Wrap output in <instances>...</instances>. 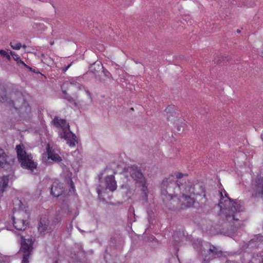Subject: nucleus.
Listing matches in <instances>:
<instances>
[{"label": "nucleus", "mask_w": 263, "mask_h": 263, "mask_svg": "<svg viewBox=\"0 0 263 263\" xmlns=\"http://www.w3.org/2000/svg\"><path fill=\"white\" fill-rule=\"evenodd\" d=\"M220 194L221 197L219 206L221 212V217L225 221L224 227H228V233H233L240 226L243 208L240 203L232 200L227 196L223 197L222 193Z\"/></svg>", "instance_id": "nucleus-1"}, {"label": "nucleus", "mask_w": 263, "mask_h": 263, "mask_svg": "<svg viewBox=\"0 0 263 263\" xmlns=\"http://www.w3.org/2000/svg\"><path fill=\"white\" fill-rule=\"evenodd\" d=\"M188 175L181 173L176 174L177 180L173 176H170L163 180L161 185V196L162 199H167L168 196L180 195L181 192L190 183Z\"/></svg>", "instance_id": "nucleus-2"}, {"label": "nucleus", "mask_w": 263, "mask_h": 263, "mask_svg": "<svg viewBox=\"0 0 263 263\" xmlns=\"http://www.w3.org/2000/svg\"><path fill=\"white\" fill-rule=\"evenodd\" d=\"M52 122L57 128H61L62 130L59 133L60 137L65 139L69 146H75L78 143L77 137L70 130L69 123L65 120L59 119L57 117L54 118Z\"/></svg>", "instance_id": "nucleus-3"}, {"label": "nucleus", "mask_w": 263, "mask_h": 263, "mask_svg": "<svg viewBox=\"0 0 263 263\" xmlns=\"http://www.w3.org/2000/svg\"><path fill=\"white\" fill-rule=\"evenodd\" d=\"M2 94H0V103H6L12 106L16 110H20L22 114H29L31 111V108L27 102H26L22 95H18L17 100H12L11 98L7 96L6 90H2Z\"/></svg>", "instance_id": "nucleus-4"}, {"label": "nucleus", "mask_w": 263, "mask_h": 263, "mask_svg": "<svg viewBox=\"0 0 263 263\" xmlns=\"http://www.w3.org/2000/svg\"><path fill=\"white\" fill-rule=\"evenodd\" d=\"M127 172L131 178L135 181L136 183L141 187L142 193L145 198H147V187L146 186V180L141 169L137 166L133 165L128 167Z\"/></svg>", "instance_id": "nucleus-5"}, {"label": "nucleus", "mask_w": 263, "mask_h": 263, "mask_svg": "<svg viewBox=\"0 0 263 263\" xmlns=\"http://www.w3.org/2000/svg\"><path fill=\"white\" fill-rule=\"evenodd\" d=\"M16 150L18 161L23 168L33 171L36 167V165L34 162L31 155L27 154L22 148L21 145H16Z\"/></svg>", "instance_id": "nucleus-6"}, {"label": "nucleus", "mask_w": 263, "mask_h": 263, "mask_svg": "<svg viewBox=\"0 0 263 263\" xmlns=\"http://www.w3.org/2000/svg\"><path fill=\"white\" fill-rule=\"evenodd\" d=\"M21 247L20 253L22 254V263H29L28 258L31 255L33 250V241L32 239H25L22 237Z\"/></svg>", "instance_id": "nucleus-7"}, {"label": "nucleus", "mask_w": 263, "mask_h": 263, "mask_svg": "<svg viewBox=\"0 0 263 263\" xmlns=\"http://www.w3.org/2000/svg\"><path fill=\"white\" fill-rule=\"evenodd\" d=\"M26 211L21 206L18 212L14 213L12 217L13 224L15 228L20 231H24L26 229L27 223L25 220L27 215Z\"/></svg>", "instance_id": "nucleus-8"}, {"label": "nucleus", "mask_w": 263, "mask_h": 263, "mask_svg": "<svg viewBox=\"0 0 263 263\" xmlns=\"http://www.w3.org/2000/svg\"><path fill=\"white\" fill-rule=\"evenodd\" d=\"M167 199H162L165 205L171 210L179 211L182 210V195L168 196Z\"/></svg>", "instance_id": "nucleus-9"}, {"label": "nucleus", "mask_w": 263, "mask_h": 263, "mask_svg": "<svg viewBox=\"0 0 263 263\" xmlns=\"http://www.w3.org/2000/svg\"><path fill=\"white\" fill-rule=\"evenodd\" d=\"M185 187L180 193L182 195V210L189 208H197L199 206V202L194 198L191 197Z\"/></svg>", "instance_id": "nucleus-10"}, {"label": "nucleus", "mask_w": 263, "mask_h": 263, "mask_svg": "<svg viewBox=\"0 0 263 263\" xmlns=\"http://www.w3.org/2000/svg\"><path fill=\"white\" fill-rule=\"evenodd\" d=\"M188 181L190 183V185L185 186L188 193L195 196H203L202 198H205V189L203 184L201 182L192 184L189 179Z\"/></svg>", "instance_id": "nucleus-11"}, {"label": "nucleus", "mask_w": 263, "mask_h": 263, "mask_svg": "<svg viewBox=\"0 0 263 263\" xmlns=\"http://www.w3.org/2000/svg\"><path fill=\"white\" fill-rule=\"evenodd\" d=\"M221 251L214 246L211 245H208V249L201 251V254L204 256L205 261L210 260L215 258L217 256L221 254Z\"/></svg>", "instance_id": "nucleus-12"}, {"label": "nucleus", "mask_w": 263, "mask_h": 263, "mask_svg": "<svg viewBox=\"0 0 263 263\" xmlns=\"http://www.w3.org/2000/svg\"><path fill=\"white\" fill-rule=\"evenodd\" d=\"M253 195L261 198L263 200V177L261 175L257 176L253 184Z\"/></svg>", "instance_id": "nucleus-13"}, {"label": "nucleus", "mask_w": 263, "mask_h": 263, "mask_svg": "<svg viewBox=\"0 0 263 263\" xmlns=\"http://www.w3.org/2000/svg\"><path fill=\"white\" fill-rule=\"evenodd\" d=\"M103 66L100 62H96L92 64L89 67L90 72L95 74V78L100 81H104V78H101L100 73Z\"/></svg>", "instance_id": "nucleus-14"}, {"label": "nucleus", "mask_w": 263, "mask_h": 263, "mask_svg": "<svg viewBox=\"0 0 263 263\" xmlns=\"http://www.w3.org/2000/svg\"><path fill=\"white\" fill-rule=\"evenodd\" d=\"M64 192L63 184L58 181H54L51 187V194L54 197H59Z\"/></svg>", "instance_id": "nucleus-15"}, {"label": "nucleus", "mask_w": 263, "mask_h": 263, "mask_svg": "<svg viewBox=\"0 0 263 263\" xmlns=\"http://www.w3.org/2000/svg\"><path fill=\"white\" fill-rule=\"evenodd\" d=\"M52 229V228L49 225V223L48 220H47L45 217L41 218L38 227L39 232L41 233H45L46 232L48 233Z\"/></svg>", "instance_id": "nucleus-16"}, {"label": "nucleus", "mask_w": 263, "mask_h": 263, "mask_svg": "<svg viewBox=\"0 0 263 263\" xmlns=\"http://www.w3.org/2000/svg\"><path fill=\"white\" fill-rule=\"evenodd\" d=\"M263 242V236L258 234L254 236L248 243L247 248L253 249L258 247L260 243Z\"/></svg>", "instance_id": "nucleus-17"}, {"label": "nucleus", "mask_w": 263, "mask_h": 263, "mask_svg": "<svg viewBox=\"0 0 263 263\" xmlns=\"http://www.w3.org/2000/svg\"><path fill=\"white\" fill-rule=\"evenodd\" d=\"M105 185L106 188L110 191L114 192L116 190L117 183L113 175H109L105 178Z\"/></svg>", "instance_id": "nucleus-18"}, {"label": "nucleus", "mask_w": 263, "mask_h": 263, "mask_svg": "<svg viewBox=\"0 0 263 263\" xmlns=\"http://www.w3.org/2000/svg\"><path fill=\"white\" fill-rule=\"evenodd\" d=\"M45 156H47L48 159H51L52 160L55 162H60L62 160L61 158L57 154L53 153L49 146V144L47 145V154H45Z\"/></svg>", "instance_id": "nucleus-19"}, {"label": "nucleus", "mask_w": 263, "mask_h": 263, "mask_svg": "<svg viewBox=\"0 0 263 263\" xmlns=\"http://www.w3.org/2000/svg\"><path fill=\"white\" fill-rule=\"evenodd\" d=\"M8 176L5 175L0 177V194H2L7 187L8 183Z\"/></svg>", "instance_id": "nucleus-20"}, {"label": "nucleus", "mask_w": 263, "mask_h": 263, "mask_svg": "<svg viewBox=\"0 0 263 263\" xmlns=\"http://www.w3.org/2000/svg\"><path fill=\"white\" fill-rule=\"evenodd\" d=\"M168 120H173V117L176 116L175 108L173 105L168 106L165 110Z\"/></svg>", "instance_id": "nucleus-21"}, {"label": "nucleus", "mask_w": 263, "mask_h": 263, "mask_svg": "<svg viewBox=\"0 0 263 263\" xmlns=\"http://www.w3.org/2000/svg\"><path fill=\"white\" fill-rule=\"evenodd\" d=\"M10 54L12 57L13 59L17 62L18 64H22L26 67L27 68L29 69L30 70H32V68L26 65L23 61L21 60L20 57L14 52L10 51Z\"/></svg>", "instance_id": "nucleus-22"}, {"label": "nucleus", "mask_w": 263, "mask_h": 263, "mask_svg": "<svg viewBox=\"0 0 263 263\" xmlns=\"http://www.w3.org/2000/svg\"><path fill=\"white\" fill-rule=\"evenodd\" d=\"M5 165H9L7 162L6 154L4 150L0 147V167H3Z\"/></svg>", "instance_id": "nucleus-23"}, {"label": "nucleus", "mask_w": 263, "mask_h": 263, "mask_svg": "<svg viewBox=\"0 0 263 263\" xmlns=\"http://www.w3.org/2000/svg\"><path fill=\"white\" fill-rule=\"evenodd\" d=\"M247 263H263V256L258 255L253 256L251 259L248 260Z\"/></svg>", "instance_id": "nucleus-24"}, {"label": "nucleus", "mask_w": 263, "mask_h": 263, "mask_svg": "<svg viewBox=\"0 0 263 263\" xmlns=\"http://www.w3.org/2000/svg\"><path fill=\"white\" fill-rule=\"evenodd\" d=\"M63 94L65 95L64 98L67 100L69 103L72 104L75 106H77V103L76 100L69 95H68L65 90H62Z\"/></svg>", "instance_id": "nucleus-25"}, {"label": "nucleus", "mask_w": 263, "mask_h": 263, "mask_svg": "<svg viewBox=\"0 0 263 263\" xmlns=\"http://www.w3.org/2000/svg\"><path fill=\"white\" fill-rule=\"evenodd\" d=\"M77 245L79 249V251L77 252V254H75L76 255V257L79 259H82L85 256L82 246L81 244H77Z\"/></svg>", "instance_id": "nucleus-26"}, {"label": "nucleus", "mask_w": 263, "mask_h": 263, "mask_svg": "<svg viewBox=\"0 0 263 263\" xmlns=\"http://www.w3.org/2000/svg\"><path fill=\"white\" fill-rule=\"evenodd\" d=\"M121 188L123 189V194L126 196H129L132 193L131 189L128 184H124L121 186Z\"/></svg>", "instance_id": "nucleus-27"}, {"label": "nucleus", "mask_w": 263, "mask_h": 263, "mask_svg": "<svg viewBox=\"0 0 263 263\" xmlns=\"http://www.w3.org/2000/svg\"><path fill=\"white\" fill-rule=\"evenodd\" d=\"M100 75L101 78H104V81L105 80V78L109 79L111 76L110 72L108 71L107 70L105 69L104 67L103 68L102 71H101Z\"/></svg>", "instance_id": "nucleus-28"}, {"label": "nucleus", "mask_w": 263, "mask_h": 263, "mask_svg": "<svg viewBox=\"0 0 263 263\" xmlns=\"http://www.w3.org/2000/svg\"><path fill=\"white\" fill-rule=\"evenodd\" d=\"M10 46L13 49L18 50L21 48L22 44L20 43L11 42Z\"/></svg>", "instance_id": "nucleus-29"}, {"label": "nucleus", "mask_w": 263, "mask_h": 263, "mask_svg": "<svg viewBox=\"0 0 263 263\" xmlns=\"http://www.w3.org/2000/svg\"><path fill=\"white\" fill-rule=\"evenodd\" d=\"M69 84L72 85H77L78 84L79 86V89H81L82 87H83V86L81 84H80L79 83H77L74 80H72L71 81L69 82Z\"/></svg>", "instance_id": "nucleus-30"}, {"label": "nucleus", "mask_w": 263, "mask_h": 263, "mask_svg": "<svg viewBox=\"0 0 263 263\" xmlns=\"http://www.w3.org/2000/svg\"><path fill=\"white\" fill-rule=\"evenodd\" d=\"M8 54V53L5 51V50H0V54L3 57H5L7 55V54Z\"/></svg>", "instance_id": "nucleus-31"}, {"label": "nucleus", "mask_w": 263, "mask_h": 263, "mask_svg": "<svg viewBox=\"0 0 263 263\" xmlns=\"http://www.w3.org/2000/svg\"><path fill=\"white\" fill-rule=\"evenodd\" d=\"M184 129V127L183 126L181 125H178L177 126V130L179 132H182Z\"/></svg>", "instance_id": "nucleus-32"}, {"label": "nucleus", "mask_w": 263, "mask_h": 263, "mask_svg": "<svg viewBox=\"0 0 263 263\" xmlns=\"http://www.w3.org/2000/svg\"><path fill=\"white\" fill-rule=\"evenodd\" d=\"M71 63H70V64H69L67 67H66L65 68H62V70L63 72H65L66 70H67L68 69V68L71 66Z\"/></svg>", "instance_id": "nucleus-33"}, {"label": "nucleus", "mask_w": 263, "mask_h": 263, "mask_svg": "<svg viewBox=\"0 0 263 263\" xmlns=\"http://www.w3.org/2000/svg\"><path fill=\"white\" fill-rule=\"evenodd\" d=\"M70 186H71V189L73 190L74 189V184H73V181L71 180V179H70Z\"/></svg>", "instance_id": "nucleus-34"}, {"label": "nucleus", "mask_w": 263, "mask_h": 263, "mask_svg": "<svg viewBox=\"0 0 263 263\" xmlns=\"http://www.w3.org/2000/svg\"><path fill=\"white\" fill-rule=\"evenodd\" d=\"M226 263H237L234 261L228 260L226 262Z\"/></svg>", "instance_id": "nucleus-35"}, {"label": "nucleus", "mask_w": 263, "mask_h": 263, "mask_svg": "<svg viewBox=\"0 0 263 263\" xmlns=\"http://www.w3.org/2000/svg\"><path fill=\"white\" fill-rule=\"evenodd\" d=\"M5 57H6L8 60L11 59V57L8 54V53Z\"/></svg>", "instance_id": "nucleus-36"}, {"label": "nucleus", "mask_w": 263, "mask_h": 263, "mask_svg": "<svg viewBox=\"0 0 263 263\" xmlns=\"http://www.w3.org/2000/svg\"><path fill=\"white\" fill-rule=\"evenodd\" d=\"M68 82H65L64 83H63L62 86V89H63V88L64 87L65 85H68Z\"/></svg>", "instance_id": "nucleus-37"}, {"label": "nucleus", "mask_w": 263, "mask_h": 263, "mask_svg": "<svg viewBox=\"0 0 263 263\" xmlns=\"http://www.w3.org/2000/svg\"><path fill=\"white\" fill-rule=\"evenodd\" d=\"M97 193H98L99 195L101 194V191L100 189H97Z\"/></svg>", "instance_id": "nucleus-38"}, {"label": "nucleus", "mask_w": 263, "mask_h": 263, "mask_svg": "<svg viewBox=\"0 0 263 263\" xmlns=\"http://www.w3.org/2000/svg\"><path fill=\"white\" fill-rule=\"evenodd\" d=\"M22 47L23 48H24V49H25V48H26V46L25 45H23V46L22 45Z\"/></svg>", "instance_id": "nucleus-39"}, {"label": "nucleus", "mask_w": 263, "mask_h": 263, "mask_svg": "<svg viewBox=\"0 0 263 263\" xmlns=\"http://www.w3.org/2000/svg\"><path fill=\"white\" fill-rule=\"evenodd\" d=\"M127 177H128V175H127V174H125V175H124V178H127Z\"/></svg>", "instance_id": "nucleus-40"}, {"label": "nucleus", "mask_w": 263, "mask_h": 263, "mask_svg": "<svg viewBox=\"0 0 263 263\" xmlns=\"http://www.w3.org/2000/svg\"><path fill=\"white\" fill-rule=\"evenodd\" d=\"M31 71H33V72H35V73H37V71H36V70H35L34 69V70H33V69H32V70H31Z\"/></svg>", "instance_id": "nucleus-41"}, {"label": "nucleus", "mask_w": 263, "mask_h": 263, "mask_svg": "<svg viewBox=\"0 0 263 263\" xmlns=\"http://www.w3.org/2000/svg\"><path fill=\"white\" fill-rule=\"evenodd\" d=\"M86 92H87V95L90 97V92L89 91H88Z\"/></svg>", "instance_id": "nucleus-42"}, {"label": "nucleus", "mask_w": 263, "mask_h": 263, "mask_svg": "<svg viewBox=\"0 0 263 263\" xmlns=\"http://www.w3.org/2000/svg\"><path fill=\"white\" fill-rule=\"evenodd\" d=\"M240 32V30H239V29H237V33H239Z\"/></svg>", "instance_id": "nucleus-43"}, {"label": "nucleus", "mask_w": 263, "mask_h": 263, "mask_svg": "<svg viewBox=\"0 0 263 263\" xmlns=\"http://www.w3.org/2000/svg\"><path fill=\"white\" fill-rule=\"evenodd\" d=\"M53 43H54V42H51V43H50V44L52 45H53Z\"/></svg>", "instance_id": "nucleus-44"}, {"label": "nucleus", "mask_w": 263, "mask_h": 263, "mask_svg": "<svg viewBox=\"0 0 263 263\" xmlns=\"http://www.w3.org/2000/svg\"><path fill=\"white\" fill-rule=\"evenodd\" d=\"M53 263H58V261H54Z\"/></svg>", "instance_id": "nucleus-45"}, {"label": "nucleus", "mask_w": 263, "mask_h": 263, "mask_svg": "<svg viewBox=\"0 0 263 263\" xmlns=\"http://www.w3.org/2000/svg\"><path fill=\"white\" fill-rule=\"evenodd\" d=\"M262 57H263V52H262Z\"/></svg>", "instance_id": "nucleus-46"}]
</instances>
